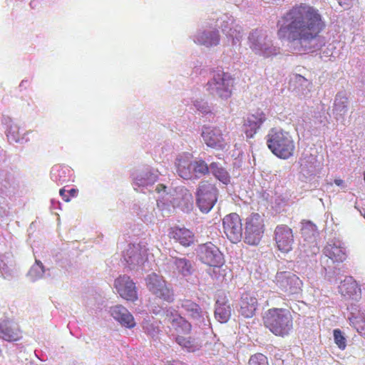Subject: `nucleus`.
<instances>
[{"mask_svg": "<svg viewBox=\"0 0 365 365\" xmlns=\"http://www.w3.org/2000/svg\"><path fill=\"white\" fill-rule=\"evenodd\" d=\"M248 365H269V362L265 355L257 353L250 356Z\"/></svg>", "mask_w": 365, "mask_h": 365, "instance_id": "36", "label": "nucleus"}, {"mask_svg": "<svg viewBox=\"0 0 365 365\" xmlns=\"http://www.w3.org/2000/svg\"><path fill=\"white\" fill-rule=\"evenodd\" d=\"M170 237L185 247L190 246L194 240V235L190 230L178 227L171 228Z\"/></svg>", "mask_w": 365, "mask_h": 365, "instance_id": "22", "label": "nucleus"}, {"mask_svg": "<svg viewBox=\"0 0 365 365\" xmlns=\"http://www.w3.org/2000/svg\"><path fill=\"white\" fill-rule=\"evenodd\" d=\"M195 41L198 44L210 47L218 44L220 36L216 31L202 32L195 36Z\"/></svg>", "mask_w": 365, "mask_h": 365, "instance_id": "27", "label": "nucleus"}, {"mask_svg": "<svg viewBox=\"0 0 365 365\" xmlns=\"http://www.w3.org/2000/svg\"><path fill=\"white\" fill-rule=\"evenodd\" d=\"M165 322L171 324L178 333V335H180V334H190L191 331V324L176 312L174 313L172 311L166 310L165 312Z\"/></svg>", "mask_w": 365, "mask_h": 365, "instance_id": "17", "label": "nucleus"}, {"mask_svg": "<svg viewBox=\"0 0 365 365\" xmlns=\"http://www.w3.org/2000/svg\"><path fill=\"white\" fill-rule=\"evenodd\" d=\"M148 174H146V175H148ZM149 175L152 178V180L153 181H155L157 180V176L153 175V174H151V173H149Z\"/></svg>", "mask_w": 365, "mask_h": 365, "instance_id": "48", "label": "nucleus"}, {"mask_svg": "<svg viewBox=\"0 0 365 365\" xmlns=\"http://www.w3.org/2000/svg\"><path fill=\"white\" fill-rule=\"evenodd\" d=\"M68 193L70 198L71 199L72 197H74L77 195L78 190L75 189V188H72L68 191Z\"/></svg>", "mask_w": 365, "mask_h": 365, "instance_id": "46", "label": "nucleus"}, {"mask_svg": "<svg viewBox=\"0 0 365 365\" xmlns=\"http://www.w3.org/2000/svg\"><path fill=\"white\" fill-rule=\"evenodd\" d=\"M145 280L148 289L154 295L168 302H173V291L167 286L166 281L162 276L152 273L147 277Z\"/></svg>", "mask_w": 365, "mask_h": 365, "instance_id": "7", "label": "nucleus"}, {"mask_svg": "<svg viewBox=\"0 0 365 365\" xmlns=\"http://www.w3.org/2000/svg\"><path fill=\"white\" fill-rule=\"evenodd\" d=\"M202 136L205 143L209 147L222 148L225 145V140L217 129L206 128L202 131Z\"/></svg>", "mask_w": 365, "mask_h": 365, "instance_id": "20", "label": "nucleus"}, {"mask_svg": "<svg viewBox=\"0 0 365 365\" xmlns=\"http://www.w3.org/2000/svg\"><path fill=\"white\" fill-rule=\"evenodd\" d=\"M166 190V186L163 184H158L156 186L155 191L158 193H160L161 192H165Z\"/></svg>", "mask_w": 365, "mask_h": 365, "instance_id": "45", "label": "nucleus"}, {"mask_svg": "<svg viewBox=\"0 0 365 365\" xmlns=\"http://www.w3.org/2000/svg\"><path fill=\"white\" fill-rule=\"evenodd\" d=\"M263 323L276 336H288L293 329V318L289 310L272 308L265 312Z\"/></svg>", "mask_w": 365, "mask_h": 365, "instance_id": "2", "label": "nucleus"}, {"mask_svg": "<svg viewBox=\"0 0 365 365\" xmlns=\"http://www.w3.org/2000/svg\"><path fill=\"white\" fill-rule=\"evenodd\" d=\"M349 101L348 98L338 93L334 99L333 115L336 120H342L344 116L346 114L348 110Z\"/></svg>", "mask_w": 365, "mask_h": 365, "instance_id": "24", "label": "nucleus"}, {"mask_svg": "<svg viewBox=\"0 0 365 365\" xmlns=\"http://www.w3.org/2000/svg\"><path fill=\"white\" fill-rule=\"evenodd\" d=\"M180 305L189 317L194 319H197L201 317V309L195 302L190 299H183L181 301Z\"/></svg>", "mask_w": 365, "mask_h": 365, "instance_id": "30", "label": "nucleus"}, {"mask_svg": "<svg viewBox=\"0 0 365 365\" xmlns=\"http://www.w3.org/2000/svg\"><path fill=\"white\" fill-rule=\"evenodd\" d=\"M123 257L129 265H140L143 263L144 259L140 246L130 245L124 252Z\"/></svg>", "mask_w": 365, "mask_h": 365, "instance_id": "23", "label": "nucleus"}, {"mask_svg": "<svg viewBox=\"0 0 365 365\" xmlns=\"http://www.w3.org/2000/svg\"><path fill=\"white\" fill-rule=\"evenodd\" d=\"M264 233L263 219L258 213H252L247 218L245 227V242L251 245L259 243Z\"/></svg>", "mask_w": 365, "mask_h": 365, "instance_id": "8", "label": "nucleus"}, {"mask_svg": "<svg viewBox=\"0 0 365 365\" xmlns=\"http://www.w3.org/2000/svg\"><path fill=\"white\" fill-rule=\"evenodd\" d=\"M242 237V225L240 216L235 213L230 214V242L237 243Z\"/></svg>", "mask_w": 365, "mask_h": 365, "instance_id": "21", "label": "nucleus"}, {"mask_svg": "<svg viewBox=\"0 0 365 365\" xmlns=\"http://www.w3.org/2000/svg\"><path fill=\"white\" fill-rule=\"evenodd\" d=\"M334 183L338 186H342V185L344 184V180L341 179H336L334 180Z\"/></svg>", "mask_w": 365, "mask_h": 365, "instance_id": "47", "label": "nucleus"}, {"mask_svg": "<svg viewBox=\"0 0 365 365\" xmlns=\"http://www.w3.org/2000/svg\"><path fill=\"white\" fill-rule=\"evenodd\" d=\"M248 42L255 54L264 58L272 57L280 53V48L274 45L267 31L262 29L252 30L249 34Z\"/></svg>", "mask_w": 365, "mask_h": 365, "instance_id": "4", "label": "nucleus"}, {"mask_svg": "<svg viewBox=\"0 0 365 365\" xmlns=\"http://www.w3.org/2000/svg\"><path fill=\"white\" fill-rule=\"evenodd\" d=\"M323 268L325 271V275L331 280L333 278L336 277L340 274L339 269L336 268V266H331L329 264L323 265Z\"/></svg>", "mask_w": 365, "mask_h": 365, "instance_id": "38", "label": "nucleus"}, {"mask_svg": "<svg viewBox=\"0 0 365 365\" xmlns=\"http://www.w3.org/2000/svg\"><path fill=\"white\" fill-rule=\"evenodd\" d=\"M334 339L335 344L341 349H344L346 346V340L343 336L341 331L339 329L334 330Z\"/></svg>", "mask_w": 365, "mask_h": 365, "instance_id": "37", "label": "nucleus"}, {"mask_svg": "<svg viewBox=\"0 0 365 365\" xmlns=\"http://www.w3.org/2000/svg\"><path fill=\"white\" fill-rule=\"evenodd\" d=\"M299 175L302 180H307L315 176L319 169V163L316 155L303 153L299 160Z\"/></svg>", "mask_w": 365, "mask_h": 365, "instance_id": "10", "label": "nucleus"}, {"mask_svg": "<svg viewBox=\"0 0 365 365\" xmlns=\"http://www.w3.org/2000/svg\"><path fill=\"white\" fill-rule=\"evenodd\" d=\"M289 88L297 96L306 98L309 97V96L312 88V83L304 76L297 74L291 78L289 82Z\"/></svg>", "mask_w": 365, "mask_h": 365, "instance_id": "18", "label": "nucleus"}, {"mask_svg": "<svg viewBox=\"0 0 365 365\" xmlns=\"http://www.w3.org/2000/svg\"><path fill=\"white\" fill-rule=\"evenodd\" d=\"M266 143L272 153L278 158L288 159L294 154V140L289 132L281 128H271L266 135Z\"/></svg>", "mask_w": 365, "mask_h": 365, "instance_id": "3", "label": "nucleus"}, {"mask_svg": "<svg viewBox=\"0 0 365 365\" xmlns=\"http://www.w3.org/2000/svg\"><path fill=\"white\" fill-rule=\"evenodd\" d=\"M208 173L209 167L204 160L192 162V175H195L196 178H200Z\"/></svg>", "mask_w": 365, "mask_h": 365, "instance_id": "33", "label": "nucleus"}, {"mask_svg": "<svg viewBox=\"0 0 365 365\" xmlns=\"http://www.w3.org/2000/svg\"><path fill=\"white\" fill-rule=\"evenodd\" d=\"M231 24H238L235 22V21H232ZM241 28L239 25H236V27L235 28H233V29H229V31L230 32V31H232L233 33L234 32H236V36H235V38H233V43H234V45H235L237 47H239L240 46V41L242 36V31H241Z\"/></svg>", "mask_w": 365, "mask_h": 365, "instance_id": "40", "label": "nucleus"}, {"mask_svg": "<svg viewBox=\"0 0 365 365\" xmlns=\"http://www.w3.org/2000/svg\"><path fill=\"white\" fill-rule=\"evenodd\" d=\"M267 120L266 114L259 110L249 114L244 120L243 130L247 138H252L260 129L262 125Z\"/></svg>", "mask_w": 365, "mask_h": 365, "instance_id": "14", "label": "nucleus"}, {"mask_svg": "<svg viewBox=\"0 0 365 365\" xmlns=\"http://www.w3.org/2000/svg\"><path fill=\"white\" fill-rule=\"evenodd\" d=\"M274 239L278 249L283 252H288L292 250L294 235L292 230L287 225H280L274 230Z\"/></svg>", "mask_w": 365, "mask_h": 365, "instance_id": "12", "label": "nucleus"}, {"mask_svg": "<svg viewBox=\"0 0 365 365\" xmlns=\"http://www.w3.org/2000/svg\"><path fill=\"white\" fill-rule=\"evenodd\" d=\"M339 289L342 295L351 297L356 294L358 286L351 277H349L341 282Z\"/></svg>", "mask_w": 365, "mask_h": 365, "instance_id": "31", "label": "nucleus"}, {"mask_svg": "<svg viewBox=\"0 0 365 365\" xmlns=\"http://www.w3.org/2000/svg\"><path fill=\"white\" fill-rule=\"evenodd\" d=\"M235 147L236 148V150H234V153L232 155V157L235 158V160H237V162L234 163V165L235 166H237L239 167V165L238 163H240V160H238V158L240 155H242V150L241 149V147L240 146H237V145L236 144L235 145Z\"/></svg>", "mask_w": 365, "mask_h": 365, "instance_id": "41", "label": "nucleus"}, {"mask_svg": "<svg viewBox=\"0 0 365 365\" xmlns=\"http://www.w3.org/2000/svg\"><path fill=\"white\" fill-rule=\"evenodd\" d=\"M66 192H67L64 188L61 189L59 191L60 195L62 197V199L65 202H69L71 200V198L68 195V193L67 194Z\"/></svg>", "mask_w": 365, "mask_h": 365, "instance_id": "44", "label": "nucleus"}, {"mask_svg": "<svg viewBox=\"0 0 365 365\" xmlns=\"http://www.w3.org/2000/svg\"><path fill=\"white\" fill-rule=\"evenodd\" d=\"M110 314L115 320L126 328L132 329L135 326L133 315L121 305L111 307Z\"/></svg>", "mask_w": 365, "mask_h": 365, "instance_id": "19", "label": "nucleus"}, {"mask_svg": "<svg viewBox=\"0 0 365 365\" xmlns=\"http://www.w3.org/2000/svg\"><path fill=\"white\" fill-rule=\"evenodd\" d=\"M198 255L200 260L210 267H220L224 262L222 254L212 242L201 245L199 247Z\"/></svg>", "mask_w": 365, "mask_h": 365, "instance_id": "9", "label": "nucleus"}, {"mask_svg": "<svg viewBox=\"0 0 365 365\" xmlns=\"http://www.w3.org/2000/svg\"><path fill=\"white\" fill-rule=\"evenodd\" d=\"M218 190L210 180L201 181L196 191V202L201 212L207 213L217 200Z\"/></svg>", "mask_w": 365, "mask_h": 365, "instance_id": "5", "label": "nucleus"}, {"mask_svg": "<svg viewBox=\"0 0 365 365\" xmlns=\"http://www.w3.org/2000/svg\"><path fill=\"white\" fill-rule=\"evenodd\" d=\"M226 73L221 71H217L213 76V80L210 83V89L215 91L220 96H222V92L227 91V78Z\"/></svg>", "mask_w": 365, "mask_h": 365, "instance_id": "26", "label": "nucleus"}, {"mask_svg": "<svg viewBox=\"0 0 365 365\" xmlns=\"http://www.w3.org/2000/svg\"><path fill=\"white\" fill-rule=\"evenodd\" d=\"M324 254L325 256L322 259V264L324 263V260L328 263L329 259L332 264L335 262H341L346 259L345 248L339 240H333L328 242L324 249Z\"/></svg>", "mask_w": 365, "mask_h": 365, "instance_id": "15", "label": "nucleus"}, {"mask_svg": "<svg viewBox=\"0 0 365 365\" xmlns=\"http://www.w3.org/2000/svg\"><path fill=\"white\" fill-rule=\"evenodd\" d=\"M114 286L120 296L128 301L138 298L135 283L126 275L120 276L115 280Z\"/></svg>", "mask_w": 365, "mask_h": 365, "instance_id": "13", "label": "nucleus"}, {"mask_svg": "<svg viewBox=\"0 0 365 365\" xmlns=\"http://www.w3.org/2000/svg\"><path fill=\"white\" fill-rule=\"evenodd\" d=\"M279 21L277 36L286 40L297 52H312L325 45L320 33L325 23L319 10L305 4L296 5L286 12Z\"/></svg>", "mask_w": 365, "mask_h": 365, "instance_id": "1", "label": "nucleus"}, {"mask_svg": "<svg viewBox=\"0 0 365 365\" xmlns=\"http://www.w3.org/2000/svg\"><path fill=\"white\" fill-rule=\"evenodd\" d=\"M23 338L19 325L11 319L0 320V339L7 342H16Z\"/></svg>", "mask_w": 365, "mask_h": 365, "instance_id": "11", "label": "nucleus"}, {"mask_svg": "<svg viewBox=\"0 0 365 365\" xmlns=\"http://www.w3.org/2000/svg\"><path fill=\"white\" fill-rule=\"evenodd\" d=\"M339 4L344 9L351 7L356 0H337Z\"/></svg>", "mask_w": 365, "mask_h": 365, "instance_id": "42", "label": "nucleus"}, {"mask_svg": "<svg viewBox=\"0 0 365 365\" xmlns=\"http://www.w3.org/2000/svg\"><path fill=\"white\" fill-rule=\"evenodd\" d=\"M6 136H7L8 140L11 143H12V142L17 143L21 139L23 138V133H21L20 128L17 125L13 124V125H11L10 127L9 128L7 133H6Z\"/></svg>", "mask_w": 365, "mask_h": 365, "instance_id": "34", "label": "nucleus"}, {"mask_svg": "<svg viewBox=\"0 0 365 365\" xmlns=\"http://www.w3.org/2000/svg\"><path fill=\"white\" fill-rule=\"evenodd\" d=\"M195 106L198 110L202 113L209 112L208 106H207L206 103L203 101H196Z\"/></svg>", "mask_w": 365, "mask_h": 365, "instance_id": "43", "label": "nucleus"}, {"mask_svg": "<svg viewBox=\"0 0 365 365\" xmlns=\"http://www.w3.org/2000/svg\"><path fill=\"white\" fill-rule=\"evenodd\" d=\"M301 235L304 241L314 243L319 235L317 226L309 220H303L302 222Z\"/></svg>", "mask_w": 365, "mask_h": 365, "instance_id": "25", "label": "nucleus"}, {"mask_svg": "<svg viewBox=\"0 0 365 365\" xmlns=\"http://www.w3.org/2000/svg\"><path fill=\"white\" fill-rule=\"evenodd\" d=\"M140 185H148V182H141Z\"/></svg>", "mask_w": 365, "mask_h": 365, "instance_id": "50", "label": "nucleus"}, {"mask_svg": "<svg viewBox=\"0 0 365 365\" xmlns=\"http://www.w3.org/2000/svg\"><path fill=\"white\" fill-rule=\"evenodd\" d=\"M174 263L178 272L183 276H187L192 273V264L189 260L184 258H176Z\"/></svg>", "mask_w": 365, "mask_h": 365, "instance_id": "32", "label": "nucleus"}, {"mask_svg": "<svg viewBox=\"0 0 365 365\" xmlns=\"http://www.w3.org/2000/svg\"><path fill=\"white\" fill-rule=\"evenodd\" d=\"M177 171L181 178L190 179L192 177V162L187 158L178 159Z\"/></svg>", "mask_w": 365, "mask_h": 365, "instance_id": "28", "label": "nucleus"}, {"mask_svg": "<svg viewBox=\"0 0 365 365\" xmlns=\"http://www.w3.org/2000/svg\"><path fill=\"white\" fill-rule=\"evenodd\" d=\"M225 224V217L223 219V225Z\"/></svg>", "mask_w": 365, "mask_h": 365, "instance_id": "51", "label": "nucleus"}, {"mask_svg": "<svg viewBox=\"0 0 365 365\" xmlns=\"http://www.w3.org/2000/svg\"><path fill=\"white\" fill-rule=\"evenodd\" d=\"M239 312L245 318H251L255 314L258 307L257 299L254 293H242L239 302Z\"/></svg>", "mask_w": 365, "mask_h": 365, "instance_id": "16", "label": "nucleus"}, {"mask_svg": "<svg viewBox=\"0 0 365 365\" xmlns=\"http://www.w3.org/2000/svg\"><path fill=\"white\" fill-rule=\"evenodd\" d=\"M175 341L181 347L190 352H194L200 347V344L191 336L178 335Z\"/></svg>", "mask_w": 365, "mask_h": 365, "instance_id": "29", "label": "nucleus"}, {"mask_svg": "<svg viewBox=\"0 0 365 365\" xmlns=\"http://www.w3.org/2000/svg\"><path fill=\"white\" fill-rule=\"evenodd\" d=\"M229 36L231 37L233 36V35L230 33Z\"/></svg>", "mask_w": 365, "mask_h": 365, "instance_id": "52", "label": "nucleus"}, {"mask_svg": "<svg viewBox=\"0 0 365 365\" xmlns=\"http://www.w3.org/2000/svg\"><path fill=\"white\" fill-rule=\"evenodd\" d=\"M36 263H37L38 265H40L41 267H43V264H42V263H41L40 261L36 260Z\"/></svg>", "mask_w": 365, "mask_h": 365, "instance_id": "49", "label": "nucleus"}, {"mask_svg": "<svg viewBox=\"0 0 365 365\" xmlns=\"http://www.w3.org/2000/svg\"><path fill=\"white\" fill-rule=\"evenodd\" d=\"M215 316L216 319L218 320L220 323L227 322L228 320V314L221 305H218L216 307Z\"/></svg>", "mask_w": 365, "mask_h": 365, "instance_id": "39", "label": "nucleus"}, {"mask_svg": "<svg viewBox=\"0 0 365 365\" xmlns=\"http://www.w3.org/2000/svg\"><path fill=\"white\" fill-rule=\"evenodd\" d=\"M210 168L213 175L224 184L228 182L227 173L222 168H220L216 163H212L210 165Z\"/></svg>", "mask_w": 365, "mask_h": 365, "instance_id": "35", "label": "nucleus"}, {"mask_svg": "<svg viewBox=\"0 0 365 365\" xmlns=\"http://www.w3.org/2000/svg\"><path fill=\"white\" fill-rule=\"evenodd\" d=\"M274 282L278 289L287 296L298 294L302 290V281L291 272H278Z\"/></svg>", "mask_w": 365, "mask_h": 365, "instance_id": "6", "label": "nucleus"}]
</instances>
